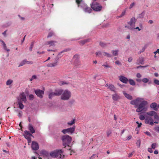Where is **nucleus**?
<instances>
[{"label": "nucleus", "mask_w": 159, "mask_h": 159, "mask_svg": "<svg viewBox=\"0 0 159 159\" xmlns=\"http://www.w3.org/2000/svg\"><path fill=\"white\" fill-rule=\"evenodd\" d=\"M123 94L127 99L129 100H131L132 99V97L131 96L129 95V94H128L125 92H123Z\"/></svg>", "instance_id": "a878e982"}, {"label": "nucleus", "mask_w": 159, "mask_h": 159, "mask_svg": "<svg viewBox=\"0 0 159 159\" xmlns=\"http://www.w3.org/2000/svg\"><path fill=\"white\" fill-rule=\"evenodd\" d=\"M59 90L62 91L61 96V99L63 100H68L71 97V93L68 90H63L62 89H59Z\"/></svg>", "instance_id": "7ed1b4c3"}, {"label": "nucleus", "mask_w": 159, "mask_h": 159, "mask_svg": "<svg viewBox=\"0 0 159 159\" xmlns=\"http://www.w3.org/2000/svg\"><path fill=\"white\" fill-rule=\"evenodd\" d=\"M75 123V120L73 119L67 123L68 125H71Z\"/></svg>", "instance_id": "f704fd0d"}, {"label": "nucleus", "mask_w": 159, "mask_h": 159, "mask_svg": "<svg viewBox=\"0 0 159 159\" xmlns=\"http://www.w3.org/2000/svg\"><path fill=\"white\" fill-rule=\"evenodd\" d=\"M34 98V96L32 94H30L29 95V98L30 100H33Z\"/></svg>", "instance_id": "de8ad7c7"}, {"label": "nucleus", "mask_w": 159, "mask_h": 159, "mask_svg": "<svg viewBox=\"0 0 159 159\" xmlns=\"http://www.w3.org/2000/svg\"><path fill=\"white\" fill-rule=\"evenodd\" d=\"M61 139L62 141L63 145L64 146V148H66L67 146L69 148L67 149L70 150V145L72 140L71 137L68 135L66 134L61 137Z\"/></svg>", "instance_id": "f257e3e1"}, {"label": "nucleus", "mask_w": 159, "mask_h": 159, "mask_svg": "<svg viewBox=\"0 0 159 159\" xmlns=\"http://www.w3.org/2000/svg\"><path fill=\"white\" fill-rule=\"evenodd\" d=\"M134 153V152H132L131 153L129 154L128 155V157H130L132 156L133 155V154Z\"/></svg>", "instance_id": "338daca9"}, {"label": "nucleus", "mask_w": 159, "mask_h": 159, "mask_svg": "<svg viewBox=\"0 0 159 159\" xmlns=\"http://www.w3.org/2000/svg\"><path fill=\"white\" fill-rule=\"evenodd\" d=\"M13 80L11 79H9L7 81L6 84L7 85H10L13 83Z\"/></svg>", "instance_id": "c756f323"}, {"label": "nucleus", "mask_w": 159, "mask_h": 159, "mask_svg": "<svg viewBox=\"0 0 159 159\" xmlns=\"http://www.w3.org/2000/svg\"><path fill=\"white\" fill-rule=\"evenodd\" d=\"M96 56H98L100 57H101L102 56V52H96Z\"/></svg>", "instance_id": "72a5a7b5"}, {"label": "nucleus", "mask_w": 159, "mask_h": 159, "mask_svg": "<svg viewBox=\"0 0 159 159\" xmlns=\"http://www.w3.org/2000/svg\"><path fill=\"white\" fill-rule=\"evenodd\" d=\"M125 11H124L122 12V13H121V14L118 17V18H120V17H123L125 15Z\"/></svg>", "instance_id": "09e8293b"}, {"label": "nucleus", "mask_w": 159, "mask_h": 159, "mask_svg": "<svg viewBox=\"0 0 159 159\" xmlns=\"http://www.w3.org/2000/svg\"><path fill=\"white\" fill-rule=\"evenodd\" d=\"M54 34L52 32H50L49 33L48 36L47 38H49L52 36V35H53Z\"/></svg>", "instance_id": "49530a36"}, {"label": "nucleus", "mask_w": 159, "mask_h": 159, "mask_svg": "<svg viewBox=\"0 0 159 159\" xmlns=\"http://www.w3.org/2000/svg\"><path fill=\"white\" fill-rule=\"evenodd\" d=\"M135 4L134 2L132 3L129 6V8L131 9L135 5Z\"/></svg>", "instance_id": "13d9d810"}, {"label": "nucleus", "mask_w": 159, "mask_h": 159, "mask_svg": "<svg viewBox=\"0 0 159 159\" xmlns=\"http://www.w3.org/2000/svg\"><path fill=\"white\" fill-rule=\"evenodd\" d=\"M142 81L144 83H146L148 82L149 80L146 78H143L142 79Z\"/></svg>", "instance_id": "37998d69"}, {"label": "nucleus", "mask_w": 159, "mask_h": 159, "mask_svg": "<svg viewBox=\"0 0 159 159\" xmlns=\"http://www.w3.org/2000/svg\"><path fill=\"white\" fill-rule=\"evenodd\" d=\"M136 123L138 124V128H140L141 127V125H142V123H139L138 121H136Z\"/></svg>", "instance_id": "bf43d9fd"}, {"label": "nucleus", "mask_w": 159, "mask_h": 159, "mask_svg": "<svg viewBox=\"0 0 159 159\" xmlns=\"http://www.w3.org/2000/svg\"><path fill=\"white\" fill-rule=\"evenodd\" d=\"M22 112L21 111H19L18 112V116L19 117H21L22 115Z\"/></svg>", "instance_id": "6e6d98bb"}, {"label": "nucleus", "mask_w": 159, "mask_h": 159, "mask_svg": "<svg viewBox=\"0 0 159 159\" xmlns=\"http://www.w3.org/2000/svg\"><path fill=\"white\" fill-rule=\"evenodd\" d=\"M145 122L146 124H148L151 125L152 126L154 125L153 119L151 116L147 117L145 120Z\"/></svg>", "instance_id": "6e6552de"}, {"label": "nucleus", "mask_w": 159, "mask_h": 159, "mask_svg": "<svg viewBox=\"0 0 159 159\" xmlns=\"http://www.w3.org/2000/svg\"><path fill=\"white\" fill-rule=\"evenodd\" d=\"M18 104L19 106V107L20 109H22L24 108L25 106L22 104L21 102L19 101L18 102Z\"/></svg>", "instance_id": "cd10ccee"}, {"label": "nucleus", "mask_w": 159, "mask_h": 159, "mask_svg": "<svg viewBox=\"0 0 159 159\" xmlns=\"http://www.w3.org/2000/svg\"><path fill=\"white\" fill-rule=\"evenodd\" d=\"M154 82L155 84L159 85V80L155 79L154 80Z\"/></svg>", "instance_id": "4d7b16f0"}, {"label": "nucleus", "mask_w": 159, "mask_h": 159, "mask_svg": "<svg viewBox=\"0 0 159 159\" xmlns=\"http://www.w3.org/2000/svg\"><path fill=\"white\" fill-rule=\"evenodd\" d=\"M105 86L107 87L108 89H110L111 91L115 92L116 88L114 85L112 84H106Z\"/></svg>", "instance_id": "dca6fc26"}, {"label": "nucleus", "mask_w": 159, "mask_h": 159, "mask_svg": "<svg viewBox=\"0 0 159 159\" xmlns=\"http://www.w3.org/2000/svg\"><path fill=\"white\" fill-rule=\"evenodd\" d=\"M148 151L150 153H152L153 152V150L152 148H148Z\"/></svg>", "instance_id": "0e129e2a"}, {"label": "nucleus", "mask_w": 159, "mask_h": 159, "mask_svg": "<svg viewBox=\"0 0 159 159\" xmlns=\"http://www.w3.org/2000/svg\"><path fill=\"white\" fill-rule=\"evenodd\" d=\"M102 66H104L105 67L107 68H110V66L108 65L107 63H105L103 65H102Z\"/></svg>", "instance_id": "79ce46f5"}, {"label": "nucleus", "mask_w": 159, "mask_h": 159, "mask_svg": "<svg viewBox=\"0 0 159 159\" xmlns=\"http://www.w3.org/2000/svg\"><path fill=\"white\" fill-rule=\"evenodd\" d=\"M24 135L25 138L26 139L30 140V137L31 136H30L29 135H26L24 134Z\"/></svg>", "instance_id": "603ef678"}, {"label": "nucleus", "mask_w": 159, "mask_h": 159, "mask_svg": "<svg viewBox=\"0 0 159 159\" xmlns=\"http://www.w3.org/2000/svg\"><path fill=\"white\" fill-rule=\"evenodd\" d=\"M111 133V131L110 130H107V135L109 137Z\"/></svg>", "instance_id": "a18cd8bd"}, {"label": "nucleus", "mask_w": 159, "mask_h": 159, "mask_svg": "<svg viewBox=\"0 0 159 159\" xmlns=\"http://www.w3.org/2000/svg\"><path fill=\"white\" fill-rule=\"evenodd\" d=\"M81 7L83 8L84 11L85 12L90 13L92 11V9L85 4H84L83 6H82Z\"/></svg>", "instance_id": "4468645a"}, {"label": "nucleus", "mask_w": 159, "mask_h": 159, "mask_svg": "<svg viewBox=\"0 0 159 159\" xmlns=\"http://www.w3.org/2000/svg\"><path fill=\"white\" fill-rule=\"evenodd\" d=\"M143 58H139L137 61L136 64H143Z\"/></svg>", "instance_id": "393cba45"}, {"label": "nucleus", "mask_w": 159, "mask_h": 159, "mask_svg": "<svg viewBox=\"0 0 159 159\" xmlns=\"http://www.w3.org/2000/svg\"><path fill=\"white\" fill-rule=\"evenodd\" d=\"M20 97L23 101L26 102L27 100L26 97L24 92H22L20 94Z\"/></svg>", "instance_id": "4be33fe9"}, {"label": "nucleus", "mask_w": 159, "mask_h": 159, "mask_svg": "<svg viewBox=\"0 0 159 159\" xmlns=\"http://www.w3.org/2000/svg\"><path fill=\"white\" fill-rule=\"evenodd\" d=\"M89 42L88 39L82 40L79 41V43L81 45H84L86 43Z\"/></svg>", "instance_id": "bb28decb"}, {"label": "nucleus", "mask_w": 159, "mask_h": 159, "mask_svg": "<svg viewBox=\"0 0 159 159\" xmlns=\"http://www.w3.org/2000/svg\"><path fill=\"white\" fill-rule=\"evenodd\" d=\"M57 43V41H48L46 42V43L47 45H49V47L51 46H55L56 45V43Z\"/></svg>", "instance_id": "6ab92c4d"}, {"label": "nucleus", "mask_w": 159, "mask_h": 159, "mask_svg": "<svg viewBox=\"0 0 159 159\" xmlns=\"http://www.w3.org/2000/svg\"><path fill=\"white\" fill-rule=\"evenodd\" d=\"M91 7L94 11H99L102 9V6L99 3L95 2H93L91 5Z\"/></svg>", "instance_id": "39448f33"}, {"label": "nucleus", "mask_w": 159, "mask_h": 159, "mask_svg": "<svg viewBox=\"0 0 159 159\" xmlns=\"http://www.w3.org/2000/svg\"><path fill=\"white\" fill-rule=\"evenodd\" d=\"M133 60V58L132 57H130L128 59V61L129 62H131Z\"/></svg>", "instance_id": "680f3d73"}, {"label": "nucleus", "mask_w": 159, "mask_h": 159, "mask_svg": "<svg viewBox=\"0 0 159 159\" xmlns=\"http://www.w3.org/2000/svg\"><path fill=\"white\" fill-rule=\"evenodd\" d=\"M67 84V83H66V82H64V81H61L59 83V84L60 85H63L64 84Z\"/></svg>", "instance_id": "8fccbe9b"}, {"label": "nucleus", "mask_w": 159, "mask_h": 159, "mask_svg": "<svg viewBox=\"0 0 159 159\" xmlns=\"http://www.w3.org/2000/svg\"><path fill=\"white\" fill-rule=\"evenodd\" d=\"M62 91L59 90H56L55 92H51L48 94L49 98L51 99L54 96H59L61 94Z\"/></svg>", "instance_id": "423d86ee"}, {"label": "nucleus", "mask_w": 159, "mask_h": 159, "mask_svg": "<svg viewBox=\"0 0 159 159\" xmlns=\"http://www.w3.org/2000/svg\"><path fill=\"white\" fill-rule=\"evenodd\" d=\"M157 143H153L151 146L152 148L155 149L157 147Z\"/></svg>", "instance_id": "a19ab883"}, {"label": "nucleus", "mask_w": 159, "mask_h": 159, "mask_svg": "<svg viewBox=\"0 0 159 159\" xmlns=\"http://www.w3.org/2000/svg\"><path fill=\"white\" fill-rule=\"evenodd\" d=\"M119 79L120 80L121 82L125 84L127 83L128 82V79L127 78L123 76H120Z\"/></svg>", "instance_id": "2eb2a0df"}, {"label": "nucleus", "mask_w": 159, "mask_h": 159, "mask_svg": "<svg viewBox=\"0 0 159 159\" xmlns=\"http://www.w3.org/2000/svg\"><path fill=\"white\" fill-rule=\"evenodd\" d=\"M136 19L135 17H132L130 19V21L128 22V24L131 26L134 25L135 23Z\"/></svg>", "instance_id": "a211bd4d"}, {"label": "nucleus", "mask_w": 159, "mask_h": 159, "mask_svg": "<svg viewBox=\"0 0 159 159\" xmlns=\"http://www.w3.org/2000/svg\"><path fill=\"white\" fill-rule=\"evenodd\" d=\"M132 137L131 135H129L127 137L126 139L127 140H129L131 139Z\"/></svg>", "instance_id": "774afa93"}, {"label": "nucleus", "mask_w": 159, "mask_h": 159, "mask_svg": "<svg viewBox=\"0 0 159 159\" xmlns=\"http://www.w3.org/2000/svg\"><path fill=\"white\" fill-rule=\"evenodd\" d=\"M3 46L5 50H6L7 52L10 51V49H7V46L5 43H4V44H3Z\"/></svg>", "instance_id": "58836bf2"}, {"label": "nucleus", "mask_w": 159, "mask_h": 159, "mask_svg": "<svg viewBox=\"0 0 159 159\" xmlns=\"http://www.w3.org/2000/svg\"><path fill=\"white\" fill-rule=\"evenodd\" d=\"M139 119L141 120H143L144 119L145 120V116H143V115H140L139 116Z\"/></svg>", "instance_id": "5fc2aeb1"}, {"label": "nucleus", "mask_w": 159, "mask_h": 159, "mask_svg": "<svg viewBox=\"0 0 159 159\" xmlns=\"http://www.w3.org/2000/svg\"><path fill=\"white\" fill-rule=\"evenodd\" d=\"M25 60V63L28 64H33V62L32 61H28L26 59Z\"/></svg>", "instance_id": "c03bdc74"}, {"label": "nucleus", "mask_w": 159, "mask_h": 159, "mask_svg": "<svg viewBox=\"0 0 159 159\" xmlns=\"http://www.w3.org/2000/svg\"><path fill=\"white\" fill-rule=\"evenodd\" d=\"M26 64L25 60H24L22 61L19 64V65L18 66L19 67L22 66H23L24 65Z\"/></svg>", "instance_id": "c9c22d12"}, {"label": "nucleus", "mask_w": 159, "mask_h": 159, "mask_svg": "<svg viewBox=\"0 0 159 159\" xmlns=\"http://www.w3.org/2000/svg\"><path fill=\"white\" fill-rule=\"evenodd\" d=\"M118 52V50H112L111 52L113 55L114 56H117Z\"/></svg>", "instance_id": "473e14b6"}, {"label": "nucleus", "mask_w": 159, "mask_h": 159, "mask_svg": "<svg viewBox=\"0 0 159 159\" xmlns=\"http://www.w3.org/2000/svg\"><path fill=\"white\" fill-rule=\"evenodd\" d=\"M143 100V98H138L135 100H133L131 101L130 104L135 105V107L137 108L138 106V102H141Z\"/></svg>", "instance_id": "0eeeda50"}, {"label": "nucleus", "mask_w": 159, "mask_h": 159, "mask_svg": "<svg viewBox=\"0 0 159 159\" xmlns=\"http://www.w3.org/2000/svg\"><path fill=\"white\" fill-rule=\"evenodd\" d=\"M34 42H32L31 43V44L29 48V50L30 51H31L32 50V48L34 46Z\"/></svg>", "instance_id": "ea45409f"}, {"label": "nucleus", "mask_w": 159, "mask_h": 159, "mask_svg": "<svg viewBox=\"0 0 159 159\" xmlns=\"http://www.w3.org/2000/svg\"><path fill=\"white\" fill-rule=\"evenodd\" d=\"M146 48V47L144 46L140 51L139 52V53H141L142 52H143L145 50Z\"/></svg>", "instance_id": "3c124183"}, {"label": "nucleus", "mask_w": 159, "mask_h": 159, "mask_svg": "<svg viewBox=\"0 0 159 159\" xmlns=\"http://www.w3.org/2000/svg\"><path fill=\"white\" fill-rule=\"evenodd\" d=\"M141 102L137 107V108L136 110V112H139L143 111H146L147 109L145 107V106L148 104V102L146 101H144L143 100Z\"/></svg>", "instance_id": "20e7f679"}, {"label": "nucleus", "mask_w": 159, "mask_h": 159, "mask_svg": "<svg viewBox=\"0 0 159 159\" xmlns=\"http://www.w3.org/2000/svg\"><path fill=\"white\" fill-rule=\"evenodd\" d=\"M115 63L118 65H121V63L119 61H115Z\"/></svg>", "instance_id": "69168bd1"}, {"label": "nucleus", "mask_w": 159, "mask_h": 159, "mask_svg": "<svg viewBox=\"0 0 159 159\" xmlns=\"http://www.w3.org/2000/svg\"><path fill=\"white\" fill-rule=\"evenodd\" d=\"M31 148L32 149L34 150H38L39 148L38 143L36 142L33 141L32 143Z\"/></svg>", "instance_id": "ddd939ff"}, {"label": "nucleus", "mask_w": 159, "mask_h": 159, "mask_svg": "<svg viewBox=\"0 0 159 159\" xmlns=\"http://www.w3.org/2000/svg\"><path fill=\"white\" fill-rule=\"evenodd\" d=\"M136 76L137 77H138V78H140L141 77L142 75L140 74L139 73H138L136 75Z\"/></svg>", "instance_id": "e2e57ef3"}, {"label": "nucleus", "mask_w": 159, "mask_h": 159, "mask_svg": "<svg viewBox=\"0 0 159 159\" xmlns=\"http://www.w3.org/2000/svg\"><path fill=\"white\" fill-rule=\"evenodd\" d=\"M35 93L37 96L40 98L43 97V95L44 94V91L39 89H37L35 90Z\"/></svg>", "instance_id": "9b49d317"}, {"label": "nucleus", "mask_w": 159, "mask_h": 159, "mask_svg": "<svg viewBox=\"0 0 159 159\" xmlns=\"http://www.w3.org/2000/svg\"><path fill=\"white\" fill-rule=\"evenodd\" d=\"M141 144V141L140 139L138 140L137 141L136 143V145L138 146V148H139Z\"/></svg>", "instance_id": "4c0bfd02"}, {"label": "nucleus", "mask_w": 159, "mask_h": 159, "mask_svg": "<svg viewBox=\"0 0 159 159\" xmlns=\"http://www.w3.org/2000/svg\"><path fill=\"white\" fill-rule=\"evenodd\" d=\"M81 1H82V0L80 1V0H76V2L77 3L78 7H79Z\"/></svg>", "instance_id": "864d4df0"}, {"label": "nucleus", "mask_w": 159, "mask_h": 159, "mask_svg": "<svg viewBox=\"0 0 159 159\" xmlns=\"http://www.w3.org/2000/svg\"><path fill=\"white\" fill-rule=\"evenodd\" d=\"M144 133L148 136H151V133L149 132L146 131V132H144Z\"/></svg>", "instance_id": "052dcab7"}, {"label": "nucleus", "mask_w": 159, "mask_h": 159, "mask_svg": "<svg viewBox=\"0 0 159 159\" xmlns=\"http://www.w3.org/2000/svg\"><path fill=\"white\" fill-rule=\"evenodd\" d=\"M99 45L101 47L103 48L107 46V44L103 42H100Z\"/></svg>", "instance_id": "2f4dec72"}, {"label": "nucleus", "mask_w": 159, "mask_h": 159, "mask_svg": "<svg viewBox=\"0 0 159 159\" xmlns=\"http://www.w3.org/2000/svg\"><path fill=\"white\" fill-rule=\"evenodd\" d=\"M58 61L57 60H56V61L54 62L49 63L47 64V66L48 67H54L57 66L58 65Z\"/></svg>", "instance_id": "f3484780"}, {"label": "nucleus", "mask_w": 159, "mask_h": 159, "mask_svg": "<svg viewBox=\"0 0 159 159\" xmlns=\"http://www.w3.org/2000/svg\"><path fill=\"white\" fill-rule=\"evenodd\" d=\"M147 114L150 116H154V119H158L159 117L156 112L154 111H151L147 112Z\"/></svg>", "instance_id": "f8f14e48"}, {"label": "nucleus", "mask_w": 159, "mask_h": 159, "mask_svg": "<svg viewBox=\"0 0 159 159\" xmlns=\"http://www.w3.org/2000/svg\"><path fill=\"white\" fill-rule=\"evenodd\" d=\"M63 154V152L61 150H60L57 151L51 152L50 153V159L51 157H58L60 159H63L64 157Z\"/></svg>", "instance_id": "f03ea898"}, {"label": "nucleus", "mask_w": 159, "mask_h": 159, "mask_svg": "<svg viewBox=\"0 0 159 159\" xmlns=\"http://www.w3.org/2000/svg\"><path fill=\"white\" fill-rule=\"evenodd\" d=\"M40 154L41 156L45 158L50 159V153L45 150H42L40 152Z\"/></svg>", "instance_id": "1a4fd4ad"}, {"label": "nucleus", "mask_w": 159, "mask_h": 159, "mask_svg": "<svg viewBox=\"0 0 159 159\" xmlns=\"http://www.w3.org/2000/svg\"><path fill=\"white\" fill-rule=\"evenodd\" d=\"M75 130V127H73L71 128H70L65 129H64L62 131V132L64 134H66L68 133H70L71 134L73 133Z\"/></svg>", "instance_id": "9d476101"}, {"label": "nucleus", "mask_w": 159, "mask_h": 159, "mask_svg": "<svg viewBox=\"0 0 159 159\" xmlns=\"http://www.w3.org/2000/svg\"><path fill=\"white\" fill-rule=\"evenodd\" d=\"M78 55H75L73 58V60H75V61L74 62L76 66H79L80 65V61L78 58L75 59L76 57L78 58Z\"/></svg>", "instance_id": "aec40b11"}, {"label": "nucleus", "mask_w": 159, "mask_h": 159, "mask_svg": "<svg viewBox=\"0 0 159 159\" xmlns=\"http://www.w3.org/2000/svg\"><path fill=\"white\" fill-rule=\"evenodd\" d=\"M102 55L104 56H106L108 57H111V54L105 52H102Z\"/></svg>", "instance_id": "7c9ffc66"}, {"label": "nucleus", "mask_w": 159, "mask_h": 159, "mask_svg": "<svg viewBox=\"0 0 159 159\" xmlns=\"http://www.w3.org/2000/svg\"><path fill=\"white\" fill-rule=\"evenodd\" d=\"M112 98L115 101H117L120 99V96L117 93H115L112 95Z\"/></svg>", "instance_id": "5701e85b"}, {"label": "nucleus", "mask_w": 159, "mask_h": 159, "mask_svg": "<svg viewBox=\"0 0 159 159\" xmlns=\"http://www.w3.org/2000/svg\"><path fill=\"white\" fill-rule=\"evenodd\" d=\"M24 134H25L30 136H32V135L30 133L29 131L27 130H25L24 131Z\"/></svg>", "instance_id": "e433bc0d"}, {"label": "nucleus", "mask_w": 159, "mask_h": 159, "mask_svg": "<svg viewBox=\"0 0 159 159\" xmlns=\"http://www.w3.org/2000/svg\"><path fill=\"white\" fill-rule=\"evenodd\" d=\"M129 84L132 85H134L135 84V83L134 81L132 79H129L128 80Z\"/></svg>", "instance_id": "c85d7f7f"}, {"label": "nucleus", "mask_w": 159, "mask_h": 159, "mask_svg": "<svg viewBox=\"0 0 159 159\" xmlns=\"http://www.w3.org/2000/svg\"><path fill=\"white\" fill-rule=\"evenodd\" d=\"M28 129L33 134L35 133V130L31 124H29Z\"/></svg>", "instance_id": "b1692460"}, {"label": "nucleus", "mask_w": 159, "mask_h": 159, "mask_svg": "<svg viewBox=\"0 0 159 159\" xmlns=\"http://www.w3.org/2000/svg\"><path fill=\"white\" fill-rule=\"evenodd\" d=\"M157 104L156 102H153L150 105V107L155 111H157L158 110L157 107Z\"/></svg>", "instance_id": "412c9836"}]
</instances>
